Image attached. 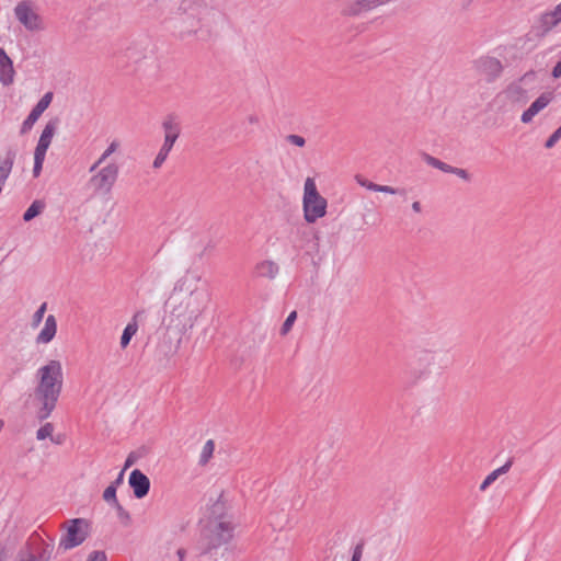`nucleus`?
I'll list each match as a JSON object with an SVG mask.
<instances>
[{
  "label": "nucleus",
  "instance_id": "473e14b6",
  "mask_svg": "<svg viewBox=\"0 0 561 561\" xmlns=\"http://www.w3.org/2000/svg\"><path fill=\"white\" fill-rule=\"evenodd\" d=\"M45 160V156L35 153L34 152V168H33V174L35 178H37L43 169V163Z\"/></svg>",
  "mask_w": 561,
  "mask_h": 561
},
{
  "label": "nucleus",
  "instance_id": "a19ab883",
  "mask_svg": "<svg viewBox=\"0 0 561 561\" xmlns=\"http://www.w3.org/2000/svg\"><path fill=\"white\" fill-rule=\"evenodd\" d=\"M113 507L116 510L119 518H126V519L129 518L128 513L124 510V507L119 504V502H117L115 505H113Z\"/></svg>",
  "mask_w": 561,
  "mask_h": 561
},
{
  "label": "nucleus",
  "instance_id": "2f4dec72",
  "mask_svg": "<svg viewBox=\"0 0 561 561\" xmlns=\"http://www.w3.org/2000/svg\"><path fill=\"white\" fill-rule=\"evenodd\" d=\"M46 309H47V304L43 302L39 306V308L35 311V313L33 314V319H32L33 327H37L42 322L44 314L46 312Z\"/></svg>",
  "mask_w": 561,
  "mask_h": 561
},
{
  "label": "nucleus",
  "instance_id": "c03bdc74",
  "mask_svg": "<svg viewBox=\"0 0 561 561\" xmlns=\"http://www.w3.org/2000/svg\"><path fill=\"white\" fill-rule=\"evenodd\" d=\"M124 481V470H122L118 474V477L113 481L110 485L117 489L118 485H121Z\"/></svg>",
  "mask_w": 561,
  "mask_h": 561
},
{
  "label": "nucleus",
  "instance_id": "e433bc0d",
  "mask_svg": "<svg viewBox=\"0 0 561 561\" xmlns=\"http://www.w3.org/2000/svg\"><path fill=\"white\" fill-rule=\"evenodd\" d=\"M451 174L457 175L458 178H460L461 180H463L466 182H469L471 180L470 173L467 170L461 169V168L454 167Z\"/></svg>",
  "mask_w": 561,
  "mask_h": 561
},
{
  "label": "nucleus",
  "instance_id": "09e8293b",
  "mask_svg": "<svg viewBox=\"0 0 561 561\" xmlns=\"http://www.w3.org/2000/svg\"><path fill=\"white\" fill-rule=\"evenodd\" d=\"M131 463H133V460H131L130 458H128V459L126 460V462H125V466H124V469H123V470L125 471V469H126V468H128L129 466H131Z\"/></svg>",
  "mask_w": 561,
  "mask_h": 561
},
{
  "label": "nucleus",
  "instance_id": "49530a36",
  "mask_svg": "<svg viewBox=\"0 0 561 561\" xmlns=\"http://www.w3.org/2000/svg\"><path fill=\"white\" fill-rule=\"evenodd\" d=\"M176 554H178V557H179V560H180V561H183V560H184V558H185V556H186V551H185L184 549H182V548H181V549H179V550L176 551Z\"/></svg>",
  "mask_w": 561,
  "mask_h": 561
},
{
  "label": "nucleus",
  "instance_id": "79ce46f5",
  "mask_svg": "<svg viewBox=\"0 0 561 561\" xmlns=\"http://www.w3.org/2000/svg\"><path fill=\"white\" fill-rule=\"evenodd\" d=\"M194 4L198 5V1L197 0H183V2L181 4V9L186 12L188 10H192Z\"/></svg>",
  "mask_w": 561,
  "mask_h": 561
},
{
  "label": "nucleus",
  "instance_id": "4468645a",
  "mask_svg": "<svg viewBox=\"0 0 561 561\" xmlns=\"http://www.w3.org/2000/svg\"><path fill=\"white\" fill-rule=\"evenodd\" d=\"M54 551V545L39 540L32 543L31 553L23 561H49Z\"/></svg>",
  "mask_w": 561,
  "mask_h": 561
},
{
  "label": "nucleus",
  "instance_id": "ddd939ff",
  "mask_svg": "<svg viewBox=\"0 0 561 561\" xmlns=\"http://www.w3.org/2000/svg\"><path fill=\"white\" fill-rule=\"evenodd\" d=\"M15 70L12 59L5 50L0 47V82L8 87L14 82Z\"/></svg>",
  "mask_w": 561,
  "mask_h": 561
},
{
  "label": "nucleus",
  "instance_id": "cd10ccee",
  "mask_svg": "<svg viewBox=\"0 0 561 561\" xmlns=\"http://www.w3.org/2000/svg\"><path fill=\"white\" fill-rule=\"evenodd\" d=\"M53 432H54V425L51 423H45L42 427H39L36 432V438L38 440H43L45 438H48L50 437L51 440L55 443V444H60V440H57V439H54L51 437L53 435Z\"/></svg>",
  "mask_w": 561,
  "mask_h": 561
},
{
  "label": "nucleus",
  "instance_id": "a18cd8bd",
  "mask_svg": "<svg viewBox=\"0 0 561 561\" xmlns=\"http://www.w3.org/2000/svg\"><path fill=\"white\" fill-rule=\"evenodd\" d=\"M551 12L554 14V16L557 18V20L561 23V2L559 4H557L554 7L553 10H551Z\"/></svg>",
  "mask_w": 561,
  "mask_h": 561
},
{
  "label": "nucleus",
  "instance_id": "aec40b11",
  "mask_svg": "<svg viewBox=\"0 0 561 561\" xmlns=\"http://www.w3.org/2000/svg\"><path fill=\"white\" fill-rule=\"evenodd\" d=\"M231 530L232 528L229 523H218L215 527V533L217 534V537L211 540L209 548H215L227 542L231 538Z\"/></svg>",
  "mask_w": 561,
  "mask_h": 561
},
{
  "label": "nucleus",
  "instance_id": "bb28decb",
  "mask_svg": "<svg viewBox=\"0 0 561 561\" xmlns=\"http://www.w3.org/2000/svg\"><path fill=\"white\" fill-rule=\"evenodd\" d=\"M425 162L435 168V169H438L445 173H451L454 167L450 165V164H447L443 161H440L439 159L435 158V157H432L430 154H425V158H424Z\"/></svg>",
  "mask_w": 561,
  "mask_h": 561
},
{
  "label": "nucleus",
  "instance_id": "f3484780",
  "mask_svg": "<svg viewBox=\"0 0 561 561\" xmlns=\"http://www.w3.org/2000/svg\"><path fill=\"white\" fill-rule=\"evenodd\" d=\"M57 332V321L53 314H49L46 320L43 329L38 333L36 337V342L38 344H47L49 343L56 335Z\"/></svg>",
  "mask_w": 561,
  "mask_h": 561
},
{
  "label": "nucleus",
  "instance_id": "a878e982",
  "mask_svg": "<svg viewBox=\"0 0 561 561\" xmlns=\"http://www.w3.org/2000/svg\"><path fill=\"white\" fill-rule=\"evenodd\" d=\"M539 22L545 31H550L560 23L551 11L542 13Z\"/></svg>",
  "mask_w": 561,
  "mask_h": 561
},
{
  "label": "nucleus",
  "instance_id": "39448f33",
  "mask_svg": "<svg viewBox=\"0 0 561 561\" xmlns=\"http://www.w3.org/2000/svg\"><path fill=\"white\" fill-rule=\"evenodd\" d=\"M89 535V523L83 518L67 522L66 534L60 538L59 549L64 551L80 546Z\"/></svg>",
  "mask_w": 561,
  "mask_h": 561
},
{
  "label": "nucleus",
  "instance_id": "8fccbe9b",
  "mask_svg": "<svg viewBox=\"0 0 561 561\" xmlns=\"http://www.w3.org/2000/svg\"><path fill=\"white\" fill-rule=\"evenodd\" d=\"M249 122H250V123H252V124H255V123H257V117H256V116L251 115V116L249 117Z\"/></svg>",
  "mask_w": 561,
  "mask_h": 561
},
{
  "label": "nucleus",
  "instance_id": "7c9ffc66",
  "mask_svg": "<svg viewBox=\"0 0 561 561\" xmlns=\"http://www.w3.org/2000/svg\"><path fill=\"white\" fill-rule=\"evenodd\" d=\"M103 500L112 506L115 505L118 502L116 497V489L108 485L103 492Z\"/></svg>",
  "mask_w": 561,
  "mask_h": 561
},
{
  "label": "nucleus",
  "instance_id": "c85d7f7f",
  "mask_svg": "<svg viewBox=\"0 0 561 561\" xmlns=\"http://www.w3.org/2000/svg\"><path fill=\"white\" fill-rule=\"evenodd\" d=\"M170 151H171V149H168V148L161 146L158 154L156 156V158L153 160V163H152L153 169H160L162 167V164L167 160Z\"/></svg>",
  "mask_w": 561,
  "mask_h": 561
},
{
  "label": "nucleus",
  "instance_id": "412c9836",
  "mask_svg": "<svg viewBox=\"0 0 561 561\" xmlns=\"http://www.w3.org/2000/svg\"><path fill=\"white\" fill-rule=\"evenodd\" d=\"M513 465V460L508 459L502 467L490 472L480 484V491H485L500 476L508 472Z\"/></svg>",
  "mask_w": 561,
  "mask_h": 561
},
{
  "label": "nucleus",
  "instance_id": "1a4fd4ad",
  "mask_svg": "<svg viewBox=\"0 0 561 561\" xmlns=\"http://www.w3.org/2000/svg\"><path fill=\"white\" fill-rule=\"evenodd\" d=\"M51 100H53L51 92H47L42 96V99L37 102V104L33 107V110L31 111L28 116L23 122L22 127H21V134H25L28 130H31V128L37 122L39 116L47 110V107L51 103Z\"/></svg>",
  "mask_w": 561,
  "mask_h": 561
},
{
  "label": "nucleus",
  "instance_id": "9d476101",
  "mask_svg": "<svg viewBox=\"0 0 561 561\" xmlns=\"http://www.w3.org/2000/svg\"><path fill=\"white\" fill-rule=\"evenodd\" d=\"M162 128L164 131V141L162 146L172 150L181 133L178 118L174 115H168L162 122Z\"/></svg>",
  "mask_w": 561,
  "mask_h": 561
},
{
  "label": "nucleus",
  "instance_id": "f8f14e48",
  "mask_svg": "<svg viewBox=\"0 0 561 561\" xmlns=\"http://www.w3.org/2000/svg\"><path fill=\"white\" fill-rule=\"evenodd\" d=\"M551 101V93H542L530 104V106L526 111H524V113L520 116V121L524 124L530 123L539 112H541L550 104Z\"/></svg>",
  "mask_w": 561,
  "mask_h": 561
},
{
  "label": "nucleus",
  "instance_id": "dca6fc26",
  "mask_svg": "<svg viewBox=\"0 0 561 561\" xmlns=\"http://www.w3.org/2000/svg\"><path fill=\"white\" fill-rule=\"evenodd\" d=\"M434 353L428 351L419 352L413 362L411 363L413 369L417 370L421 376H425L430 373L431 366L434 364Z\"/></svg>",
  "mask_w": 561,
  "mask_h": 561
},
{
  "label": "nucleus",
  "instance_id": "2eb2a0df",
  "mask_svg": "<svg viewBox=\"0 0 561 561\" xmlns=\"http://www.w3.org/2000/svg\"><path fill=\"white\" fill-rule=\"evenodd\" d=\"M57 123L58 122L55 119V121H49L45 125V127L41 134V137L38 139L37 146L35 148V153L46 156L47 149L49 148L51 139L56 133Z\"/></svg>",
  "mask_w": 561,
  "mask_h": 561
},
{
  "label": "nucleus",
  "instance_id": "f03ea898",
  "mask_svg": "<svg viewBox=\"0 0 561 561\" xmlns=\"http://www.w3.org/2000/svg\"><path fill=\"white\" fill-rule=\"evenodd\" d=\"M328 202L319 193L314 179L307 178L304 185L302 210L304 219L314 224L327 215Z\"/></svg>",
  "mask_w": 561,
  "mask_h": 561
},
{
  "label": "nucleus",
  "instance_id": "4be33fe9",
  "mask_svg": "<svg viewBox=\"0 0 561 561\" xmlns=\"http://www.w3.org/2000/svg\"><path fill=\"white\" fill-rule=\"evenodd\" d=\"M256 273L261 277L274 278L278 274V265L273 261H263L256 264Z\"/></svg>",
  "mask_w": 561,
  "mask_h": 561
},
{
  "label": "nucleus",
  "instance_id": "c756f323",
  "mask_svg": "<svg viewBox=\"0 0 561 561\" xmlns=\"http://www.w3.org/2000/svg\"><path fill=\"white\" fill-rule=\"evenodd\" d=\"M296 319H297V312L291 311L280 328L282 335H286L291 330V327L295 323Z\"/></svg>",
  "mask_w": 561,
  "mask_h": 561
},
{
  "label": "nucleus",
  "instance_id": "72a5a7b5",
  "mask_svg": "<svg viewBox=\"0 0 561 561\" xmlns=\"http://www.w3.org/2000/svg\"><path fill=\"white\" fill-rule=\"evenodd\" d=\"M561 139V126L553 131V134L547 139L545 147L547 149L552 148Z\"/></svg>",
  "mask_w": 561,
  "mask_h": 561
},
{
  "label": "nucleus",
  "instance_id": "c9c22d12",
  "mask_svg": "<svg viewBox=\"0 0 561 561\" xmlns=\"http://www.w3.org/2000/svg\"><path fill=\"white\" fill-rule=\"evenodd\" d=\"M286 140L291 144V145H295L297 147H304L305 144H306V140L304 137L299 136V135H295V134H291V135H288L286 136Z\"/></svg>",
  "mask_w": 561,
  "mask_h": 561
},
{
  "label": "nucleus",
  "instance_id": "37998d69",
  "mask_svg": "<svg viewBox=\"0 0 561 561\" xmlns=\"http://www.w3.org/2000/svg\"><path fill=\"white\" fill-rule=\"evenodd\" d=\"M552 77L558 79L561 77V59L557 62V65L553 67L552 69V72H551Z\"/></svg>",
  "mask_w": 561,
  "mask_h": 561
},
{
  "label": "nucleus",
  "instance_id": "20e7f679",
  "mask_svg": "<svg viewBox=\"0 0 561 561\" xmlns=\"http://www.w3.org/2000/svg\"><path fill=\"white\" fill-rule=\"evenodd\" d=\"M201 312V308L196 306V295L191 293L183 297L178 305L173 306L171 314L186 330L194 327Z\"/></svg>",
  "mask_w": 561,
  "mask_h": 561
},
{
  "label": "nucleus",
  "instance_id": "f257e3e1",
  "mask_svg": "<svg viewBox=\"0 0 561 561\" xmlns=\"http://www.w3.org/2000/svg\"><path fill=\"white\" fill-rule=\"evenodd\" d=\"M37 386L34 390L36 400L41 403L37 412L38 420L49 417L55 410L62 390L64 374L61 363L50 359L36 371Z\"/></svg>",
  "mask_w": 561,
  "mask_h": 561
},
{
  "label": "nucleus",
  "instance_id": "0eeeda50",
  "mask_svg": "<svg viewBox=\"0 0 561 561\" xmlns=\"http://www.w3.org/2000/svg\"><path fill=\"white\" fill-rule=\"evenodd\" d=\"M477 70L482 75L488 82L497 80L504 70L500 59L491 56H484L476 61Z\"/></svg>",
  "mask_w": 561,
  "mask_h": 561
},
{
  "label": "nucleus",
  "instance_id": "b1692460",
  "mask_svg": "<svg viewBox=\"0 0 561 561\" xmlns=\"http://www.w3.org/2000/svg\"><path fill=\"white\" fill-rule=\"evenodd\" d=\"M214 450H215V443L213 439H208L202 448L199 459H198V465L206 466L209 462V460L211 459V457L214 455Z\"/></svg>",
  "mask_w": 561,
  "mask_h": 561
},
{
  "label": "nucleus",
  "instance_id": "7ed1b4c3",
  "mask_svg": "<svg viewBox=\"0 0 561 561\" xmlns=\"http://www.w3.org/2000/svg\"><path fill=\"white\" fill-rule=\"evenodd\" d=\"M15 20L31 33L46 30L45 19L39 14L38 7L32 0L19 1L13 8Z\"/></svg>",
  "mask_w": 561,
  "mask_h": 561
},
{
  "label": "nucleus",
  "instance_id": "9b49d317",
  "mask_svg": "<svg viewBox=\"0 0 561 561\" xmlns=\"http://www.w3.org/2000/svg\"><path fill=\"white\" fill-rule=\"evenodd\" d=\"M129 485L134 491V495L137 499L145 497L150 489V480L149 478L142 473L140 470L135 469L131 471L129 476Z\"/></svg>",
  "mask_w": 561,
  "mask_h": 561
},
{
  "label": "nucleus",
  "instance_id": "ea45409f",
  "mask_svg": "<svg viewBox=\"0 0 561 561\" xmlns=\"http://www.w3.org/2000/svg\"><path fill=\"white\" fill-rule=\"evenodd\" d=\"M88 561H106V554L103 551H93Z\"/></svg>",
  "mask_w": 561,
  "mask_h": 561
},
{
  "label": "nucleus",
  "instance_id": "423d86ee",
  "mask_svg": "<svg viewBox=\"0 0 561 561\" xmlns=\"http://www.w3.org/2000/svg\"><path fill=\"white\" fill-rule=\"evenodd\" d=\"M119 167L111 162L100 168L89 180V186L95 193L108 194L117 181Z\"/></svg>",
  "mask_w": 561,
  "mask_h": 561
},
{
  "label": "nucleus",
  "instance_id": "de8ad7c7",
  "mask_svg": "<svg viewBox=\"0 0 561 561\" xmlns=\"http://www.w3.org/2000/svg\"><path fill=\"white\" fill-rule=\"evenodd\" d=\"M412 209H413L415 213H421V204H420V202H413V203H412Z\"/></svg>",
  "mask_w": 561,
  "mask_h": 561
},
{
  "label": "nucleus",
  "instance_id": "393cba45",
  "mask_svg": "<svg viewBox=\"0 0 561 561\" xmlns=\"http://www.w3.org/2000/svg\"><path fill=\"white\" fill-rule=\"evenodd\" d=\"M45 205L43 202L41 201H34L31 206L25 210L24 215H23V219L25 221H30L32 220L33 218H35L36 216H38L43 209H44Z\"/></svg>",
  "mask_w": 561,
  "mask_h": 561
},
{
  "label": "nucleus",
  "instance_id": "a211bd4d",
  "mask_svg": "<svg viewBox=\"0 0 561 561\" xmlns=\"http://www.w3.org/2000/svg\"><path fill=\"white\" fill-rule=\"evenodd\" d=\"M142 314L141 311L136 312L128 324L125 327L123 334L121 336V347L124 350L128 346L130 340L138 331V318Z\"/></svg>",
  "mask_w": 561,
  "mask_h": 561
},
{
  "label": "nucleus",
  "instance_id": "58836bf2",
  "mask_svg": "<svg viewBox=\"0 0 561 561\" xmlns=\"http://www.w3.org/2000/svg\"><path fill=\"white\" fill-rule=\"evenodd\" d=\"M363 551H364V545L357 543L353 550L351 561H360L362 557H363Z\"/></svg>",
  "mask_w": 561,
  "mask_h": 561
},
{
  "label": "nucleus",
  "instance_id": "3c124183",
  "mask_svg": "<svg viewBox=\"0 0 561 561\" xmlns=\"http://www.w3.org/2000/svg\"><path fill=\"white\" fill-rule=\"evenodd\" d=\"M472 0H468V3H470Z\"/></svg>",
  "mask_w": 561,
  "mask_h": 561
},
{
  "label": "nucleus",
  "instance_id": "5701e85b",
  "mask_svg": "<svg viewBox=\"0 0 561 561\" xmlns=\"http://www.w3.org/2000/svg\"><path fill=\"white\" fill-rule=\"evenodd\" d=\"M121 147V142L118 140H113L107 148L103 151V153L100 156V158L91 165L90 172H94L101 164H103L110 156H112L114 152L118 150Z\"/></svg>",
  "mask_w": 561,
  "mask_h": 561
},
{
  "label": "nucleus",
  "instance_id": "6e6552de",
  "mask_svg": "<svg viewBox=\"0 0 561 561\" xmlns=\"http://www.w3.org/2000/svg\"><path fill=\"white\" fill-rule=\"evenodd\" d=\"M534 72H526L522 78L511 82L504 90L505 98L514 104L524 105L529 100V91L523 85V82L533 77Z\"/></svg>",
  "mask_w": 561,
  "mask_h": 561
},
{
  "label": "nucleus",
  "instance_id": "f704fd0d",
  "mask_svg": "<svg viewBox=\"0 0 561 561\" xmlns=\"http://www.w3.org/2000/svg\"><path fill=\"white\" fill-rule=\"evenodd\" d=\"M375 192H380V193H387V194L394 195V194H403L404 190L394 188V187L389 186V185L377 184Z\"/></svg>",
  "mask_w": 561,
  "mask_h": 561
},
{
  "label": "nucleus",
  "instance_id": "4c0bfd02",
  "mask_svg": "<svg viewBox=\"0 0 561 561\" xmlns=\"http://www.w3.org/2000/svg\"><path fill=\"white\" fill-rule=\"evenodd\" d=\"M356 182H357L360 186H363V187H365V188H367V190H369V191H373V192H375V191H376V185H377V184H376V183H374V182H370V181H368V180H366V179H364V178H362L360 175H357V176H356Z\"/></svg>",
  "mask_w": 561,
  "mask_h": 561
},
{
  "label": "nucleus",
  "instance_id": "6ab92c4d",
  "mask_svg": "<svg viewBox=\"0 0 561 561\" xmlns=\"http://www.w3.org/2000/svg\"><path fill=\"white\" fill-rule=\"evenodd\" d=\"M16 153L14 150L9 149L3 160L0 161V186L8 180L15 160Z\"/></svg>",
  "mask_w": 561,
  "mask_h": 561
}]
</instances>
